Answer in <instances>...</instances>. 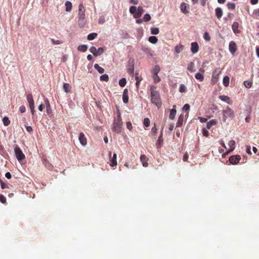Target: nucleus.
Listing matches in <instances>:
<instances>
[{
	"label": "nucleus",
	"mask_w": 259,
	"mask_h": 259,
	"mask_svg": "<svg viewBox=\"0 0 259 259\" xmlns=\"http://www.w3.org/2000/svg\"><path fill=\"white\" fill-rule=\"evenodd\" d=\"M151 92V101L152 103L154 104L158 108L161 106V102L159 97V93L156 90V87H151L150 89Z\"/></svg>",
	"instance_id": "1"
},
{
	"label": "nucleus",
	"mask_w": 259,
	"mask_h": 259,
	"mask_svg": "<svg viewBox=\"0 0 259 259\" xmlns=\"http://www.w3.org/2000/svg\"><path fill=\"white\" fill-rule=\"evenodd\" d=\"M78 19L79 27L80 28L83 27L85 24L86 21L85 15V9L82 4H80L79 5Z\"/></svg>",
	"instance_id": "2"
},
{
	"label": "nucleus",
	"mask_w": 259,
	"mask_h": 259,
	"mask_svg": "<svg viewBox=\"0 0 259 259\" xmlns=\"http://www.w3.org/2000/svg\"><path fill=\"white\" fill-rule=\"evenodd\" d=\"M130 12L133 15L135 18H140L143 14L144 10L142 6L137 8L136 6H131L130 8Z\"/></svg>",
	"instance_id": "3"
},
{
	"label": "nucleus",
	"mask_w": 259,
	"mask_h": 259,
	"mask_svg": "<svg viewBox=\"0 0 259 259\" xmlns=\"http://www.w3.org/2000/svg\"><path fill=\"white\" fill-rule=\"evenodd\" d=\"M122 125V121L120 114L118 113L117 118L114 120V122L112 125V130L117 133H119L121 132V126Z\"/></svg>",
	"instance_id": "4"
},
{
	"label": "nucleus",
	"mask_w": 259,
	"mask_h": 259,
	"mask_svg": "<svg viewBox=\"0 0 259 259\" xmlns=\"http://www.w3.org/2000/svg\"><path fill=\"white\" fill-rule=\"evenodd\" d=\"M234 113L233 110L229 106H227L225 110L223 111V121L226 122L227 118H233Z\"/></svg>",
	"instance_id": "5"
},
{
	"label": "nucleus",
	"mask_w": 259,
	"mask_h": 259,
	"mask_svg": "<svg viewBox=\"0 0 259 259\" xmlns=\"http://www.w3.org/2000/svg\"><path fill=\"white\" fill-rule=\"evenodd\" d=\"M14 152L16 158L19 161L25 159V155L23 153L22 150L17 145H16L15 147Z\"/></svg>",
	"instance_id": "6"
},
{
	"label": "nucleus",
	"mask_w": 259,
	"mask_h": 259,
	"mask_svg": "<svg viewBox=\"0 0 259 259\" xmlns=\"http://www.w3.org/2000/svg\"><path fill=\"white\" fill-rule=\"evenodd\" d=\"M221 73V70L219 68H216L212 73V75L211 79L212 84L216 83L218 80V77L219 74Z\"/></svg>",
	"instance_id": "7"
},
{
	"label": "nucleus",
	"mask_w": 259,
	"mask_h": 259,
	"mask_svg": "<svg viewBox=\"0 0 259 259\" xmlns=\"http://www.w3.org/2000/svg\"><path fill=\"white\" fill-rule=\"evenodd\" d=\"M241 159V157L240 155H235L231 156L229 157V161L232 164H236L239 163V161Z\"/></svg>",
	"instance_id": "8"
},
{
	"label": "nucleus",
	"mask_w": 259,
	"mask_h": 259,
	"mask_svg": "<svg viewBox=\"0 0 259 259\" xmlns=\"http://www.w3.org/2000/svg\"><path fill=\"white\" fill-rule=\"evenodd\" d=\"M128 73L132 75H133L134 72V60L130 59L128 61V67L127 68Z\"/></svg>",
	"instance_id": "9"
},
{
	"label": "nucleus",
	"mask_w": 259,
	"mask_h": 259,
	"mask_svg": "<svg viewBox=\"0 0 259 259\" xmlns=\"http://www.w3.org/2000/svg\"><path fill=\"white\" fill-rule=\"evenodd\" d=\"M109 155L110 156V165L112 167H114L117 165V161H116V157L117 155L116 153H114L112 157L111 156V152H109Z\"/></svg>",
	"instance_id": "10"
},
{
	"label": "nucleus",
	"mask_w": 259,
	"mask_h": 259,
	"mask_svg": "<svg viewBox=\"0 0 259 259\" xmlns=\"http://www.w3.org/2000/svg\"><path fill=\"white\" fill-rule=\"evenodd\" d=\"M229 50L230 52L232 55H234V54L236 52L237 46H236V43L234 41H231L229 43Z\"/></svg>",
	"instance_id": "11"
},
{
	"label": "nucleus",
	"mask_w": 259,
	"mask_h": 259,
	"mask_svg": "<svg viewBox=\"0 0 259 259\" xmlns=\"http://www.w3.org/2000/svg\"><path fill=\"white\" fill-rule=\"evenodd\" d=\"M199 50V46L197 42H193L191 44V51L193 54H196Z\"/></svg>",
	"instance_id": "12"
},
{
	"label": "nucleus",
	"mask_w": 259,
	"mask_h": 259,
	"mask_svg": "<svg viewBox=\"0 0 259 259\" xmlns=\"http://www.w3.org/2000/svg\"><path fill=\"white\" fill-rule=\"evenodd\" d=\"M181 11L185 14H187L189 13V11L188 10L189 5L185 3H183L181 5Z\"/></svg>",
	"instance_id": "13"
},
{
	"label": "nucleus",
	"mask_w": 259,
	"mask_h": 259,
	"mask_svg": "<svg viewBox=\"0 0 259 259\" xmlns=\"http://www.w3.org/2000/svg\"><path fill=\"white\" fill-rule=\"evenodd\" d=\"M80 143L82 146H85L87 145V139L84 136V135L82 133H80L78 137Z\"/></svg>",
	"instance_id": "14"
},
{
	"label": "nucleus",
	"mask_w": 259,
	"mask_h": 259,
	"mask_svg": "<svg viewBox=\"0 0 259 259\" xmlns=\"http://www.w3.org/2000/svg\"><path fill=\"white\" fill-rule=\"evenodd\" d=\"M239 24L237 22H234L232 26V30L234 33L238 34L240 33V30L238 29Z\"/></svg>",
	"instance_id": "15"
},
{
	"label": "nucleus",
	"mask_w": 259,
	"mask_h": 259,
	"mask_svg": "<svg viewBox=\"0 0 259 259\" xmlns=\"http://www.w3.org/2000/svg\"><path fill=\"white\" fill-rule=\"evenodd\" d=\"M122 100L124 103H127L128 102V90L125 89L122 94Z\"/></svg>",
	"instance_id": "16"
},
{
	"label": "nucleus",
	"mask_w": 259,
	"mask_h": 259,
	"mask_svg": "<svg viewBox=\"0 0 259 259\" xmlns=\"http://www.w3.org/2000/svg\"><path fill=\"white\" fill-rule=\"evenodd\" d=\"M176 107V105H174L173 106V108L170 110V114H169V118L170 119L173 120L175 118V116H176V113H177V111L175 109Z\"/></svg>",
	"instance_id": "17"
},
{
	"label": "nucleus",
	"mask_w": 259,
	"mask_h": 259,
	"mask_svg": "<svg viewBox=\"0 0 259 259\" xmlns=\"http://www.w3.org/2000/svg\"><path fill=\"white\" fill-rule=\"evenodd\" d=\"M140 160L142 162L143 165L146 167L148 165L147 157L145 155H141L140 156Z\"/></svg>",
	"instance_id": "18"
},
{
	"label": "nucleus",
	"mask_w": 259,
	"mask_h": 259,
	"mask_svg": "<svg viewBox=\"0 0 259 259\" xmlns=\"http://www.w3.org/2000/svg\"><path fill=\"white\" fill-rule=\"evenodd\" d=\"M215 15L218 19H220L223 15V11L221 8L215 9Z\"/></svg>",
	"instance_id": "19"
},
{
	"label": "nucleus",
	"mask_w": 259,
	"mask_h": 259,
	"mask_svg": "<svg viewBox=\"0 0 259 259\" xmlns=\"http://www.w3.org/2000/svg\"><path fill=\"white\" fill-rule=\"evenodd\" d=\"M184 49V46L182 45H179L178 46H176L175 47V53L177 54L180 53Z\"/></svg>",
	"instance_id": "20"
},
{
	"label": "nucleus",
	"mask_w": 259,
	"mask_h": 259,
	"mask_svg": "<svg viewBox=\"0 0 259 259\" xmlns=\"http://www.w3.org/2000/svg\"><path fill=\"white\" fill-rule=\"evenodd\" d=\"M63 89L64 92L66 93H69L71 91V87L69 83H64L63 85Z\"/></svg>",
	"instance_id": "21"
},
{
	"label": "nucleus",
	"mask_w": 259,
	"mask_h": 259,
	"mask_svg": "<svg viewBox=\"0 0 259 259\" xmlns=\"http://www.w3.org/2000/svg\"><path fill=\"white\" fill-rule=\"evenodd\" d=\"M217 123V121L214 119L210 120L206 124L207 128L210 129L213 125H215Z\"/></svg>",
	"instance_id": "22"
},
{
	"label": "nucleus",
	"mask_w": 259,
	"mask_h": 259,
	"mask_svg": "<svg viewBox=\"0 0 259 259\" xmlns=\"http://www.w3.org/2000/svg\"><path fill=\"white\" fill-rule=\"evenodd\" d=\"M66 11L70 12L72 9V3L70 1H66L65 2Z\"/></svg>",
	"instance_id": "23"
},
{
	"label": "nucleus",
	"mask_w": 259,
	"mask_h": 259,
	"mask_svg": "<svg viewBox=\"0 0 259 259\" xmlns=\"http://www.w3.org/2000/svg\"><path fill=\"white\" fill-rule=\"evenodd\" d=\"M27 101L29 104V106L34 105V101L32 96L31 94H29L27 96Z\"/></svg>",
	"instance_id": "24"
},
{
	"label": "nucleus",
	"mask_w": 259,
	"mask_h": 259,
	"mask_svg": "<svg viewBox=\"0 0 259 259\" xmlns=\"http://www.w3.org/2000/svg\"><path fill=\"white\" fill-rule=\"evenodd\" d=\"M88 49V46L85 45H79L78 48L77 50L79 51H81L82 52H85Z\"/></svg>",
	"instance_id": "25"
},
{
	"label": "nucleus",
	"mask_w": 259,
	"mask_h": 259,
	"mask_svg": "<svg viewBox=\"0 0 259 259\" xmlns=\"http://www.w3.org/2000/svg\"><path fill=\"white\" fill-rule=\"evenodd\" d=\"M135 78H136V85L137 87L138 88L141 81L142 80V78L141 77L138 76V73H136Z\"/></svg>",
	"instance_id": "26"
},
{
	"label": "nucleus",
	"mask_w": 259,
	"mask_h": 259,
	"mask_svg": "<svg viewBox=\"0 0 259 259\" xmlns=\"http://www.w3.org/2000/svg\"><path fill=\"white\" fill-rule=\"evenodd\" d=\"M194 63L193 62H190L188 65L187 69L190 72L195 71V69H194Z\"/></svg>",
	"instance_id": "27"
},
{
	"label": "nucleus",
	"mask_w": 259,
	"mask_h": 259,
	"mask_svg": "<svg viewBox=\"0 0 259 259\" xmlns=\"http://www.w3.org/2000/svg\"><path fill=\"white\" fill-rule=\"evenodd\" d=\"M195 78L200 80V81H202L204 79V76L202 73L200 72L197 73L195 75Z\"/></svg>",
	"instance_id": "28"
},
{
	"label": "nucleus",
	"mask_w": 259,
	"mask_h": 259,
	"mask_svg": "<svg viewBox=\"0 0 259 259\" xmlns=\"http://www.w3.org/2000/svg\"><path fill=\"white\" fill-rule=\"evenodd\" d=\"M235 142L234 140H231L228 143V145L230 148V151H232L235 149Z\"/></svg>",
	"instance_id": "29"
},
{
	"label": "nucleus",
	"mask_w": 259,
	"mask_h": 259,
	"mask_svg": "<svg viewBox=\"0 0 259 259\" xmlns=\"http://www.w3.org/2000/svg\"><path fill=\"white\" fill-rule=\"evenodd\" d=\"M94 68L100 73H103L104 72V69L100 67L98 64L94 65Z\"/></svg>",
	"instance_id": "30"
},
{
	"label": "nucleus",
	"mask_w": 259,
	"mask_h": 259,
	"mask_svg": "<svg viewBox=\"0 0 259 259\" xmlns=\"http://www.w3.org/2000/svg\"><path fill=\"white\" fill-rule=\"evenodd\" d=\"M183 118H184V116L181 114L179 117V118H178V121L177 123V126H181L182 125L183 122Z\"/></svg>",
	"instance_id": "31"
},
{
	"label": "nucleus",
	"mask_w": 259,
	"mask_h": 259,
	"mask_svg": "<svg viewBox=\"0 0 259 259\" xmlns=\"http://www.w3.org/2000/svg\"><path fill=\"white\" fill-rule=\"evenodd\" d=\"M148 40L149 42L153 44H155L158 41V39L156 36H150L148 38Z\"/></svg>",
	"instance_id": "32"
},
{
	"label": "nucleus",
	"mask_w": 259,
	"mask_h": 259,
	"mask_svg": "<svg viewBox=\"0 0 259 259\" xmlns=\"http://www.w3.org/2000/svg\"><path fill=\"white\" fill-rule=\"evenodd\" d=\"M230 78L228 76H225L223 78V84L225 87H228L229 84Z\"/></svg>",
	"instance_id": "33"
},
{
	"label": "nucleus",
	"mask_w": 259,
	"mask_h": 259,
	"mask_svg": "<svg viewBox=\"0 0 259 259\" xmlns=\"http://www.w3.org/2000/svg\"><path fill=\"white\" fill-rule=\"evenodd\" d=\"M163 142V139L161 137V135H159L157 142L156 144V147L157 148H160L161 147V144Z\"/></svg>",
	"instance_id": "34"
},
{
	"label": "nucleus",
	"mask_w": 259,
	"mask_h": 259,
	"mask_svg": "<svg viewBox=\"0 0 259 259\" xmlns=\"http://www.w3.org/2000/svg\"><path fill=\"white\" fill-rule=\"evenodd\" d=\"M97 36V33H92L88 35L87 38L89 40H93Z\"/></svg>",
	"instance_id": "35"
},
{
	"label": "nucleus",
	"mask_w": 259,
	"mask_h": 259,
	"mask_svg": "<svg viewBox=\"0 0 259 259\" xmlns=\"http://www.w3.org/2000/svg\"><path fill=\"white\" fill-rule=\"evenodd\" d=\"M2 120H3L4 124L5 126H8L10 123V120H9L8 117L7 116H5L4 117H3Z\"/></svg>",
	"instance_id": "36"
},
{
	"label": "nucleus",
	"mask_w": 259,
	"mask_h": 259,
	"mask_svg": "<svg viewBox=\"0 0 259 259\" xmlns=\"http://www.w3.org/2000/svg\"><path fill=\"white\" fill-rule=\"evenodd\" d=\"M219 99L222 101H225L228 103H229V101L230 100V98L229 97L225 95L220 96Z\"/></svg>",
	"instance_id": "37"
},
{
	"label": "nucleus",
	"mask_w": 259,
	"mask_h": 259,
	"mask_svg": "<svg viewBox=\"0 0 259 259\" xmlns=\"http://www.w3.org/2000/svg\"><path fill=\"white\" fill-rule=\"evenodd\" d=\"M126 83V80L125 78H122L119 81V84L121 87H124Z\"/></svg>",
	"instance_id": "38"
},
{
	"label": "nucleus",
	"mask_w": 259,
	"mask_h": 259,
	"mask_svg": "<svg viewBox=\"0 0 259 259\" xmlns=\"http://www.w3.org/2000/svg\"><path fill=\"white\" fill-rule=\"evenodd\" d=\"M100 80L102 81H108L109 80L108 75L106 74H104L100 76Z\"/></svg>",
	"instance_id": "39"
},
{
	"label": "nucleus",
	"mask_w": 259,
	"mask_h": 259,
	"mask_svg": "<svg viewBox=\"0 0 259 259\" xmlns=\"http://www.w3.org/2000/svg\"><path fill=\"white\" fill-rule=\"evenodd\" d=\"M151 19V16L149 14H146L143 17V21L148 22Z\"/></svg>",
	"instance_id": "40"
},
{
	"label": "nucleus",
	"mask_w": 259,
	"mask_h": 259,
	"mask_svg": "<svg viewBox=\"0 0 259 259\" xmlns=\"http://www.w3.org/2000/svg\"><path fill=\"white\" fill-rule=\"evenodd\" d=\"M159 29L158 28H154L152 27L151 28V33L152 34H158L159 33Z\"/></svg>",
	"instance_id": "41"
},
{
	"label": "nucleus",
	"mask_w": 259,
	"mask_h": 259,
	"mask_svg": "<svg viewBox=\"0 0 259 259\" xmlns=\"http://www.w3.org/2000/svg\"><path fill=\"white\" fill-rule=\"evenodd\" d=\"M90 51L95 56H97V54H96V51H97V49L96 48V47H94V46H92L91 47H90Z\"/></svg>",
	"instance_id": "42"
},
{
	"label": "nucleus",
	"mask_w": 259,
	"mask_h": 259,
	"mask_svg": "<svg viewBox=\"0 0 259 259\" xmlns=\"http://www.w3.org/2000/svg\"><path fill=\"white\" fill-rule=\"evenodd\" d=\"M143 123L146 127H148L150 124V119L148 118H144Z\"/></svg>",
	"instance_id": "43"
},
{
	"label": "nucleus",
	"mask_w": 259,
	"mask_h": 259,
	"mask_svg": "<svg viewBox=\"0 0 259 259\" xmlns=\"http://www.w3.org/2000/svg\"><path fill=\"white\" fill-rule=\"evenodd\" d=\"M160 69L158 65H156L153 68V72L154 74H158L159 72Z\"/></svg>",
	"instance_id": "44"
},
{
	"label": "nucleus",
	"mask_w": 259,
	"mask_h": 259,
	"mask_svg": "<svg viewBox=\"0 0 259 259\" xmlns=\"http://www.w3.org/2000/svg\"><path fill=\"white\" fill-rule=\"evenodd\" d=\"M227 7L230 10H234L235 9V4L229 2L227 4Z\"/></svg>",
	"instance_id": "45"
},
{
	"label": "nucleus",
	"mask_w": 259,
	"mask_h": 259,
	"mask_svg": "<svg viewBox=\"0 0 259 259\" xmlns=\"http://www.w3.org/2000/svg\"><path fill=\"white\" fill-rule=\"evenodd\" d=\"M203 37H204V39L207 41H208L210 40V36L207 32H205L204 33Z\"/></svg>",
	"instance_id": "46"
},
{
	"label": "nucleus",
	"mask_w": 259,
	"mask_h": 259,
	"mask_svg": "<svg viewBox=\"0 0 259 259\" xmlns=\"http://www.w3.org/2000/svg\"><path fill=\"white\" fill-rule=\"evenodd\" d=\"M104 52V49L103 48H99L96 51L97 56L101 55Z\"/></svg>",
	"instance_id": "47"
},
{
	"label": "nucleus",
	"mask_w": 259,
	"mask_h": 259,
	"mask_svg": "<svg viewBox=\"0 0 259 259\" xmlns=\"http://www.w3.org/2000/svg\"><path fill=\"white\" fill-rule=\"evenodd\" d=\"M244 84L247 88H250L251 87L252 83L249 81H244Z\"/></svg>",
	"instance_id": "48"
},
{
	"label": "nucleus",
	"mask_w": 259,
	"mask_h": 259,
	"mask_svg": "<svg viewBox=\"0 0 259 259\" xmlns=\"http://www.w3.org/2000/svg\"><path fill=\"white\" fill-rule=\"evenodd\" d=\"M190 109V105L188 104H186L183 107V110L185 112L188 111Z\"/></svg>",
	"instance_id": "49"
},
{
	"label": "nucleus",
	"mask_w": 259,
	"mask_h": 259,
	"mask_svg": "<svg viewBox=\"0 0 259 259\" xmlns=\"http://www.w3.org/2000/svg\"><path fill=\"white\" fill-rule=\"evenodd\" d=\"M153 79L155 82H158L160 81V78L159 77L158 74H154Z\"/></svg>",
	"instance_id": "50"
},
{
	"label": "nucleus",
	"mask_w": 259,
	"mask_h": 259,
	"mask_svg": "<svg viewBox=\"0 0 259 259\" xmlns=\"http://www.w3.org/2000/svg\"><path fill=\"white\" fill-rule=\"evenodd\" d=\"M202 134L205 137H207L209 135V132L205 128L202 129Z\"/></svg>",
	"instance_id": "51"
},
{
	"label": "nucleus",
	"mask_w": 259,
	"mask_h": 259,
	"mask_svg": "<svg viewBox=\"0 0 259 259\" xmlns=\"http://www.w3.org/2000/svg\"><path fill=\"white\" fill-rule=\"evenodd\" d=\"M186 87L184 84H181L180 87V92L181 93L185 92Z\"/></svg>",
	"instance_id": "52"
},
{
	"label": "nucleus",
	"mask_w": 259,
	"mask_h": 259,
	"mask_svg": "<svg viewBox=\"0 0 259 259\" xmlns=\"http://www.w3.org/2000/svg\"><path fill=\"white\" fill-rule=\"evenodd\" d=\"M51 41L54 45H59L61 44V41L59 40H55L54 39H52Z\"/></svg>",
	"instance_id": "53"
},
{
	"label": "nucleus",
	"mask_w": 259,
	"mask_h": 259,
	"mask_svg": "<svg viewBox=\"0 0 259 259\" xmlns=\"http://www.w3.org/2000/svg\"><path fill=\"white\" fill-rule=\"evenodd\" d=\"M0 201L3 203H5L6 202V198L4 195H0Z\"/></svg>",
	"instance_id": "54"
},
{
	"label": "nucleus",
	"mask_w": 259,
	"mask_h": 259,
	"mask_svg": "<svg viewBox=\"0 0 259 259\" xmlns=\"http://www.w3.org/2000/svg\"><path fill=\"white\" fill-rule=\"evenodd\" d=\"M1 186L2 189H4L7 187V185L5 184L1 179H0Z\"/></svg>",
	"instance_id": "55"
},
{
	"label": "nucleus",
	"mask_w": 259,
	"mask_h": 259,
	"mask_svg": "<svg viewBox=\"0 0 259 259\" xmlns=\"http://www.w3.org/2000/svg\"><path fill=\"white\" fill-rule=\"evenodd\" d=\"M126 127L129 130H131L132 129V123L130 121L127 122L126 123Z\"/></svg>",
	"instance_id": "56"
},
{
	"label": "nucleus",
	"mask_w": 259,
	"mask_h": 259,
	"mask_svg": "<svg viewBox=\"0 0 259 259\" xmlns=\"http://www.w3.org/2000/svg\"><path fill=\"white\" fill-rule=\"evenodd\" d=\"M31 113L34 115V105L29 106Z\"/></svg>",
	"instance_id": "57"
},
{
	"label": "nucleus",
	"mask_w": 259,
	"mask_h": 259,
	"mask_svg": "<svg viewBox=\"0 0 259 259\" xmlns=\"http://www.w3.org/2000/svg\"><path fill=\"white\" fill-rule=\"evenodd\" d=\"M19 110L21 113H24L25 111V107L23 105L21 106L19 108Z\"/></svg>",
	"instance_id": "58"
},
{
	"label": "nucleus",
	"mask_w": 259,
	"mask_h": 259,
	"mask_svg": "<svg viewBox=\"0 0 259 259\" xmlns=\"http://www.w3.org/2000/svg\"><path fill=\"white\" fill-rule=\"evenodd\" d=\"M26 130L29 133H31L32 132V128L31 126H26Z\"/></svg>",
	"instance_id": "59"
},
{
	"label": "nucleus",
	"mask_w": 259,
	"mask_h": 259,
	"mask_svg": "<svg viewBox=\"0 0 259 259\" xmlns=\"http://www.w3.org/2000/svg\"><path fill=\"white\" fill-rule=\"evenodd\" d=\"M5 177L8 179H10L11 178V174L9 172H7L5 174Z\"/></svg>",
	"instance_id": "60"
},
{
	"label": "nucleus",
	"mask_w": 259,
	"mask_h": 259,
	"mask_svg": "<svg viewBox=\"0 0 259 259\" xmlns=\"http://www.w3.org/2000/svg\"><path fill=\"white\" fill-rule=\"evenodd\" d=\"M250 149H251L250 146H247V147H246V152H247L248 154H251Z\"/></svg>",
	"instance_id": "61"
},
{
	"label": "nucleus",
	"mask_w": 259,
	"mask_h": 259,
	"mask_svg": "<svg viewBox=\"0 0 259 259\" xmlns=\"http://www.w3.org/2000/svg\"><path fill=\"white\" fill-rule=\"evenodd\" d=\"M199 119L201 122H205L207 121V119L203 117H199Z\"/></svg>",
	"instance_id": "62"
},
{
	"label": "nucleus",
	"mask_w": 259,
	"mask_h": 259,
	"mask_svg": "<svg viewBox=\"0 0 259 259\" xmlns=\"http://www.w3.org/2000/svg\"><path fill=\"white\" fill-rule=\"evenodd\" d=\"M188 157H189L188 154L187 153H186L184 155L183 159L184 161H187V159H188Z\"/></svg>",
	"instance_id": "63"
},
{
	"label": "nucleus",
	"mask_w": 259,
	"mask_h": 259,
	"mask_svg": "<svg viewBox=\"0 0 259 259\" xmlns=\"http://www.w3.org/2000/svg\"><path fill=\"white\" fill-rule=\"evenodd\" d=\"M130 3L134 5H137L138 3V0H130Z\"/></svg>",
	"instance_id": "64"
}]
</instances>
